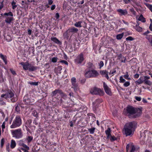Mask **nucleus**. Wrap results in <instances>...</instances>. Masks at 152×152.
<instances>
[{"mask_svg": "<svg viewBox=\"0 0 152 152\" xmlns=\"http://www.w3.org/2000/svg\"><path fill=\"white\" fill-rule=\"evenodd\" d=\"M127 114L130 118H135L140 116L141 114V110L139 109L131 106L127 107Z\"/></svg>", "mask_w": 152, "mask_h": 152, "instance_id": "f257e3e1", "label": "nucleus"}, {"mask_svg": "<svg viewBox=\"0 0 152 152\" xmlns=\"http://www.w3.org/2000/svg\"><path fill=\"white\" fill-rule=\"evenodd\" d=\"M136 124V123L134 121L130 122L126 124L124 130L126 136H129L132 134V132L134 131Z\"/></svg>", "mask_w": 152, "mask_h": 152, "instance_id": "f03ea898", "label": "nucleus"}, {"mask_svg": "<svg viewBox=\"0 0 152 152\" xmlns=\"http://www.w3.org/2000/svg\"><path fill=\"white\" fill-rule=\"evenodd\" d=\"M1 98H4L7 100L10 99L12 102H15L17 100L16 96H15L14 93L10 89L7 90L5 94H2L1 95Z\"/></svg>", "mask_w": 152, "mask_h": 152, "instance_id": "7ed1b4c3", "label": "nucleus"}, {"mask_svg": "<svg viewBox=\"0 0 152 152\" xmlns=\"http://www.w3.org/2000/svg\"><path fill=\"white\" fill-rule=\"evenodd\" d=\"M22 124V120L20 116L18 115L16 116L15 119L12 122V124L10 126L11 129L15 128L20 126Z\"/></svg>", "mask_w": 152, "mask_h": 152, "instance_id": "20e7f679", "label": "nucleus"}, {"mask_svg": "<svg viewBox=\"0 0 152 152\" xmlns=\"http://www.w3.org/2000/svg\"><path fill=\"white\" fill-rule=\"evenodd\" d=\"M99 75L98 72L95 70H89L86 72L85 74V76L86 78L96 77Z\"/></svg>", "mask_w": 152, "mask_h": 152, "instance_id": "39448f33", "label": "nucleus"}, {"mask_svg": "<svg viewBox=\"0 0 152 152\" xmlns=\"http://www.w3.org/2000/svg\"><path fill=\"white\" fill-rule=\"evenodd\" d=\"M11 133L13 137L16 139L21 138L23 136V132L21 129L12 130Z\"/></svg>", "mask_w": 152, "mask_h": 152, "instance_id": "423d86ee", "label": "nucleus"}, {"mask_svg": "<svg viewBox=\"0 0 152 152\" xmlns=\"http://www.w3.org/2000/svg\"><path fill=\"white\" fill-rule=\"evenodd\" d=\"M90 92L92 94L99 95L100 96L103 95L104 93L103 91L99 88L95 87L91 88L90 90Z\"/></svg>", "mask_w": 152, "mask_h": 152, "instance_id": "0eeeda50", "label": "nucleus"}, {"mask_svg": "<svg viewBox=\"0 0 152 152\" xmlns=\"http://www.w3.org/2000/svg\"><path fill=\"white\" fill-rule=\"evenodd\" d=\"M84 60V55L82 53L78 55L74 60L75 63L77 65H80Z\"/></svg>", "mask_w": 152, "mask_h": 152, "instance_id": "6e6552de", "label": "nucleus"}, {"mask_svg": "<svg viewBox=\"0 0 152 152\" xmlns=\"http://www.w3.org/2000/svg\"><path fill=\"white\" fill-rule=\"evenodd\" d=\"M103 87L106 93L109 95H111V92L110 89L105 82L103 83Z\"/></svg>", "mask_w": 152, "mask_h": 152, "instance_id": "1a4fd4ad", "label": "nucleus"}, {"mask_svg": "<svg viewBox=\"0 0 152 152\" xmlns=\"http://www.w3.org/2000/svg\"><path fill=\"white\" fill-rule=\"evenodd\" d=\"M58 94H59L60 95H62L63 94V93L61 90L57 89L52 92L51 95L52 96H54Z\"/></svg>", "mask_w": 152, "mask_h": 152, "instance_id": "9d476101", "label": "nucleus"}, {"mask_svg": "<svg viewBox=\"0 0 152 152\" xmlns=\"http://www.w3.org/2000/svg\"><path fill=\"white\" fill-rule=\"evenodd\" d=\"M102 101V99H97L95 100L94 102H93L94 105L93 110L94 111L96 110V107L97 106V105L101 103Z\"/></svg>", "mask_w": 152, "mask_h": 152, "instance_id": "9b49d317", "label": "nucleus"}, {"mask_svg": "<svg viewBox=\"0 0 152 152\" xmlns=\"http://www.w3.org/2000/svg\"><path fill=\"white\" fill-rule=\"evenodd\" d=\"M19 64L22 65L23 66V68L25 70L28 69V67L30 66V64L28 62H22L20 63Z\"/></svg>", "mask_w": 152, "mask_h": 152, "instance_id": "f8f14e48", "label": "nucleus"}, {"mask_svg": "<svg viewBox=\"0 0 152 152\" xmlns=\"http://www.w3.org/2000/svg\"><path fill=\"white\" fill-rule=\"evenodd\" d=\"M101 75L104 76L108 80L109 79V76L108 75V72L106 70H101L100 72Z\"/></svg>", "mask_w": 152, "mask_h": 152, "instance_id": "ddd939ff", "label": "nucleus"}, {"mask_svg": "<svg viewBox=\"0 0 152 152\" xmlns=\"http://www.w3.org/2000/svg\"><path fill=\"white\" fill-rule=\"evenodd\" d=\"M117 11L121 15H125L128 13V12L126 10H123L121 9H119L117 10Z\"/></svg>", "mask_w": 152, "mask_h": 152, "instance_id": "4468645a", "label": "nucleus"}, {"mask_svg": "<svg viewBox=\"0 0 152 152\" xmlns=\"http://www.w3.org/2000/svg\"><path fill=\"white\" fill-rule=\"evenodd\" d=\"M62 69V66H58L57 68H56L54 69V71L57 74H61V70Z\"/></svg>", "mask_w": 152, "mask_h": 152, "instance_id": "2eb2a0df", "label": "nucleus"}, {"mask_svg": "<svg viewBox=\"0 0 152 152\" xmlns=\"http://www.w3.org/2000/svg\"><path fill=\"white\" fill-rule=\"evenodd\" d=\"M68 31H69V32L75 33L77 32L78 31V30L77 28L74 27H72L69 28L68 29Z\"/></svg>", "mask_w": 152, "mask_h": 152, "instance_id": "dca6fc26", "label": "nucleus"}, {"mask_svg": "<svg viewBox=\"0 0 152 152\" xmlns=\"http://www.w3.org/2000/svg\"><path fill=\"white\" fill-rule=\"evenodd\" d=\"M144 82V79L142 77H140L139 79L135 82L136 85H139L141 84Z\"/></svg>", "mask_w": 152, "mask_h": 152, "instance_id": "f3484780", "label": "nucleus"}, {"mask_svg": "<svg viewBox=\"0 0 152 152\" xmlns=\"http://www.w3.org/2000/svg\"><path fill=\"white\" fill-rule=\"evenodd\" d=\"M0 57L3 59L4 61V62L5 64H6L7 63V56H4L2 53H0Z\"/></svg>", "mask_w": 152, "mask_h": 152, "instance_id": "a211bd4d", "label": "nucleus"}, {"mask_svg": "<svg viewBox=\"0 0 152 152\" xmlns=\"http://www.w3.org/2000/svg\"><path fill=\"white\" fill-rule=\"evenodd\" d=\"M82 23V21H79L75 23L74 24V25L77 27H81L82 26L81 24Z\"/></svg>", "mask_w": 152, "mask_h": 152, "instance_id": "6ab92c4d", "label": "nucleus"}, {"mask_svg": "<svg viewBox=\"0 0 152 152\" xmlns=\"http://www.w3.org/2000/svg\"><path fill=\"white\" fill-rule=\"evenodd\" d=\"M13 20V17H8L6 18L5 21L7 23H10Z\"/></svg>", "mask_w": 152, "mask_h": 152, "instance_id": "aec40b11", "label": "nucleus"}, {"mask_svg": "<svg viewBox=\"0 0 152 152\" xmlns=\"http://www.w3.org/2000/svg\"><path fill=\"white\" fill-rule=\"evenodd\" d=\"M37 69V67L31 66L30 64L28 67V70L30 71H33L36 70Z\"/></svg>", "mask_w": 152, "mask_h": 152, "instance_id": "412c9836", "label": "nucleus"}, {"mask_svg": "<svg viewBox=\"0 0 152 152\" xmlns=\"http://www.w3.org/2000/svg\"><path fill=\"white\" fill-rule=\"evenodd\" d=\"M51 40L56 43L58 44L60 43V41L56 37H52L51 39Z\"/></svg>", "mask_w": 152, "mask_h": 152, "instance_id": "4be33fe9", "label": "nucleus"}, {"mask_svg": "<svg viewBox=\"0 0 152 152\" xmlns=\"http://www.w3.org/2000/svg\"><path fill=\"white\" fill-rule=\"evenodd\" d=\"M138 20L139 21H142V22H145L146 21L145 19L143 16V15L141 14L139 18H138Z\"/></svg>", "mask_w": 152, "mask_h": 152, "instance_id": "5701e85b", "label": "nucleus"}, {"mask_svg": "<svg viewBox=\"0 0 152 152\" xmlns=\"http://www.w3.org/2000/svg\"><path fill=\"white\" fill-rule=\"evenodd\" d=\"M110 132H111V130L109 128H108L107 130H106L105 131V132L106 134L107 135V138H109V137H110V136L111 135L110 134Z\"/></svg>", "mask_w": 152, "mask_h": 152, "instance_id": "b1692460", "label": "nucleus"}, {"mask_svg": "<svg viewBox=\"0 0 152 152\" xmlns=\"http://www.w3.org/2000/svg\"><path fill=\"white\" fill-rule=\"evenodd\" d=\"M16 143L15 141L13 140H11L10 147L12 148H14L16 146Z\"/></svg>", "mask_w": 152, "mask_h": 152, "instance_id": "393cba45", "label": "nucleus"}, {"mask_svg": "<svg viewBox=\"0 0 152 152\" xmlns=\"http://www.w3.org/2000/svg\"><path fill=\"white\" fill-rule=\"evenodd\" d=\"M144 82L145 83L149 86H151L152 84L151 82L148 80L144 79Z\"/></svg>", "mask_w": 152, "mask_h": 152, "instance_id": "a878e982", "label": "nucleus"}, {"mask_svg": "<svg viewBox=\"0 0 152 152\" xmlns=\"http://www.w3.org/2000/svg\"><path fill=\"white\" fill-rule=\"evenodd\" d=\"M135 28L138 31H141L142 30V28L138 26V25H136L135 26Z\"/></svg>", "mask_w": 152, "mask_h": 152, "instance_id": "bb28decb", "label": "nucleus"}, {"mask_svg": "<svg viewBox=\"0 0 152 152\" xmlns=\"http://www.w3.org/2000/svg\"><path fill=\"white\" fill-rule=\"evenodd\" d=\"M20 104H18L15 107V111L18 113H19L20 111Z\"/></svg>", "mask_w": 152, "mask_h": 152, "instance_id": "cd10ccee", "label": "nucleus"}, {"mask_svg": "<svg viewBox=\"0 0 152 152\" xmlns=\"http://www.w3.org/2000/svg\"><path fill=\"white\" fill-rule=\"evenodd\" d=\"M33 137L32 136H28L27 137L26 139L28 143H29L32 140Z\"/></svg>", "mask_w": 152, "mask_h": 152, "instance_id": "c85d7f7f", "label": "nucleus"}, {"mask_svg": "<svg viewBox=\"0 0 152 152\" xmlns=\"http://www.w3.org/2000/svg\"><path fill=\"white\" fill-rule=\"evenodd\" d=\"M109 138L111 142H113L115 140H117V138H116L114 136H112L111 135L110 136V137L109 138Z\"/></svg>", "mask_w": 152, "mask_h": 152, "instance_id": "c756f323", "label": "nucleus"}, {"mask_svg": "<svg viewBox=\"0 0 152 152\" xmlns=\"http://www.w3.org/2000/svg\"><path fill=\"white\" fill-rule=\"evenodd\" d=\"M95 129V127H92L91 128L88 129L90 134H93L94 132Z\"/></svg>", "mask_w": 152, "mask_h": 152, "instance_id": "7c9ffc66", "label": "nucleus"}, {"mask_svg": "<svg viewBox=\"0 0 152 152\" xmlns=\"http://www.w3.org/2000/svg\"><path fill=\"white\" fill-rule=\"evenodd\" d=\"M38 82H34L32 81H29L28 82V84H30L31 85L37 86L38 85Z\"/></svg>", "mask_w": 152, "mask_h": 152, "instance_id": "2f4dec72", "label": "nucleus"}, {"mask_svg": "<svg viewBox=\"0 0 152 152\" xmlns=\"http://www.w3.org/2000/svg\"><path fill=\"white\" fill-rule=\"evenodd\" d=\"M123 36V33L119 34L116 36V38L118 39H120L122 38Z\"/></svg>", "mask_w": 152, "mask_h": 152, "instance_id": "473e14b6", "label": "nucleus"}, {"mask_svg": "<svg viewBox=\"0 0 152 152\" xmlns=\"http://www.w3.org/2000/svg\"><path fill=\"white\" fill-rule=\"evenodd\" d=\"M69 33V31H68V30L66 31V32L64 33L63 34V35L64 37L66 38H68L69 37V35L68 34V33Z\"/></svg>", "mask_w": 152, "mask_h": 152, "instance_id": "72a5a7b5", "label": "nucleus"}, {"mask_svg": "<svg viewBox=\"0 0 152 152\" xmlns=\"http://www.w3.org/2000/svg\"><path fill=\"white\" fill-rule=\"evenodd\" d=\"M15 4L16 3L13 1L11 3V4L12 6V8L13 9H15L17 7V5Z\"/></svg>", "mask_w": 152, "mask_h": 152, "instance_id": "f704fd0d", "label": "nucleus"}, {"mask_svg": "<svg viewBox=\"0 0 152 152\" xmlns=\"http://www.w3.org/2000/svg\"><path fill=\"white\" fill-rule=\"evenodd\" d=\"M146 38L148 40L149 42H150V41L152 40V36L147 35L146 37Z\"/></svg>", "mask_w": 152, "mask_h": 152, "instance_id": "c9c22d12", "label": "nucleus"}, {"mask_svg": "<svg viewBox=\"0 0 152 152\" xmlns=\"http://www.w3.org/2000/svg\"><path fill=\"white\" fill-rule=\"evenodd\" d=\"M129 10L133 15H136V12L133 8H130L129 9Z\"/></svg>", "mask_w": 152, "mask_h": 152, "instance_id": "e433bc0d", "label": "nucleus"}, {"mask_svg": "<svg viewBox=\"0 0 152 152\" xmlns=\"http://www.w3.org/2000/svg\"><path fill=\"white\" fill-rule=\"evenodd\" d=\"M4 15L6 16L10 15L12 17L13 16V14L11 12H10L8 13H5L4 14Z\"/></svg>", "mask_w": 152, "mask_h": 152, "instance_id": "4c0bfd02", "label": "nucleus"}, {"mask_svg": "<svg viewBox=\"0 0 152 152\" xmlns=\"http://www.w3.org/2000/svg\"><path fill=\"white\" fill-rule=\"evenodd\" d=\"M124 77L127 80H130V78L129 77V75L128 74V72H126V74L125 75H124Z\"/></svg>", "mask_w": 152, "mask_h": 152, "instance_id": "58836bf2", "label": "nucleus"}, {"mask_svg": "<svg viewBox=\"0 0 152 152\" xmlns=\"http://www.w3.org/2000/svg\"><path fill=\"white\" fill-rule=\"evenodd\" d=\"M87 67L89 68H92L93 66V64L91 62H89L87 64Z\"/></svg>", "mask_w": 152, "mask_h": 152, "instance_id": "ea45409f", "label": "nucleus"}, {"mask_svg": "<svg viewBox=\"0 0 152 152\" xmlns=\"http://www.w3.org/2000/svg\"><path fill=\"white\" fill-rule=\"evenodd\" d=\"M58 58L57 57H53L52 58L51 61L53 63H56L57 62Z\"/></svg>", "mask_w": 152, "mask_h": 152, "instance_id": "a19ab883", "label": "nucleus"}, {"mask_svg": "<svg viewBox=\"0 0 152 152\" xmlns=\"http://www.w3.org/2000/svg\"><path fill=\"white\" fill-rule=\"evenodd\" d=\"M32 115L35 117H38V115L37 112L35 111H33L32 112Z\"/></svg>", "mask_w": 152, "mask_h": 152, "instance_id": "79ce46f5", "label": "nucleus"}, {"mask_svg": "<svg viewBox=\"0 0 152 152\" xmlns=\"http://www.w3.org/2000/svg\"><path fill=\"white\" fill-rule=\"evenodd\" d=\"M133 40H134V38L131 36H129L126 38V41H132Z\"/></svg>", "mask_w": 152, "mask_h": 152, "instance_id": "37998d69", "label": "nucleus"}, {"mask_svg": "<svg viewBox=\"0 0 152 152\" xmlns=\"http://www.w3.org/2000/svg\"><path fill=\"white\" fill-rule=\"evenodd\" d=\"M24 144L23 140H20L19 141L18 144L20 146H22Z\"/></svg>", "mask_w": 152, "mask_h": 152, "instance_id": "c03bdc74", "label": "nucleus"}, {"mask_svg": "<svg viewBox=\"0 0 152 152\" xmlns=\"http://www.w3.org/2000/svg\"><path fill=\"white\" fill-rule=\"evenodd\" d=\"M4 142H5V140H4V138L2 139L1 140V147H2L3 146L4 144Z\"/></svg>", "mask_w": 152, "mask_h": 152, "instance_id": "a18cd8bd", "label": "nucleus"}, {"mask_svg": "<svg viewBox=\"0 0 152 152\" xmlns=\"http://www.w3.org/2000/svg\"><path fill=\"white\" fill-rule=\"evenodd\" d=\"M130 84V83L129 82H126L124 84V86L125 87H127L129 86Z\"/></svg>", "mask_w": 152, "mask_h": 152, "instance_id": "49530a36", "label": "nucleus"}, {"mask_svg": "<svg viewBox=\"0 0 152 152\" xmlns=\"http://www.w3.org/2000/svg\"><path fill=\"white\" fill-rule=\"evenodd\" d=\"M120 83H124L125 81V80L122 76L120 77Z\"/></svg>", "mask_w": 152, "mask_h": 152, "instance_id": "de8ad7c7", "label": "nucleus"}, {"mask_svg": "<svg viewBox=\"0 0 152 152\" xmlns=\"http://www.w3.org/2000/svg\"><path fill=\"white\" fill-rule=\"evenodd\" d=\"M104 64L103 62L102 61H100L99 63V66L100 67V68H101V67H103V66H104Z\"/></svg>", "mask_w": 152, "mask_h": 152, "instance_id": "09e8293b", "label": "nucleus"}, {"mask_svg": "<svg viewBox=\"0 0 152 152\" xmlns=\"http://www.w3.org/2000/svg\"><path fill=\"white\" fill-rule=\"evenodd\" d=\"M135 99L136 100L138 101H140L141 99V98L140 97H138L137 96H135Z\"/></svg>", "mask_w": 152, "mask_h": 152, "instance_id": "8fccbe9b", "label": "nucleus"}, {"mask_svg": "<svg viewBox=\"0 0 152 152\" xmlns=\"http://www.w3.org/2000/svg\"><path fill=\"white\" fill-rule=\"evenodd\" d=\"M72 83V84L73 85V87H75V88H77V87H78V85L77 83Z\"/></svg>", "mask_w": 152, "mask_h": 152, "instance_id": "3c124183", "label": "nucleus"}, {"mask_svg": "<svg viewBox=\"0 0 152 152\" xmlns=\"http://www.w3.org/2000/svg\"><path fill=\"white\" fill-rule=\"evenodd\" d=\"M22 147L23 148H24L25 149H26L27 150L29 149V147L28 146H27L25 144H24L22 146Z\"/></svg>", "mask_w": 152, "mask_h": 152, "instance_id": "603ef678", "label": "nucleus"}, {"mask_svg": "<svg viewBox=\"0 0 152 152\" xmlns=\"http://www.w3.org/2000/svg\"><path fill=\"white\" fill-rule=\"evenodd\" d=\"M116 70H115V68L113 69V71H112V72H111V71H110V72L109 73V74H110V75L116 73Z\"/></svg>", "mask_w": 152, "mask_h": 152, "instance_id": "864d4df0", "label": "nucleus"}, {"mask_svg": "<svg viewBox=\"0 0 152 152\" xmlns=\"http://www.w3.org/2000/svg\"><path fill=\"white\" fill-rule=\"evenodd\" d=\"M60 62L63 63L67 65H68V63L67 61L65 60H62L60 61Z\"/></svg>", "mask_w": 152, "mask_h": 152, "instance_id": "5fc2aeb1", "label": "nucleus"}, {"mask_svg": "<svg viewBox=\"0 0 152 152\" xmlns=\"http://www.w3.org/2000/svg\"><path fill=\"white\" fill-rule=\"evenodd\" d=\"M126 59V58L125 57H123L122 58L121 62H122L125 63V62Z\"/></svg>", "mask_w": 152, "mask_h": 152, "instance_id": "6e6d98bb", "label": "nucleus"}, {"mask_svg": "<svg viewBox=\"0 0 152 152\" xmlns=\"http://www.w3.org/2000/svg\"><path fill=\"white\" fill-rule=\"evenodd\" d=\"M135 150V148L134 145L132 146L131 150L130 152H134Z\"/></svg>", "mask_w": 152, "mask_h": 152, "instance_id": "4d7b16f0", "label": "nucleus"}, {"mask_svg": "<svg viewBox=\"0 0 152 152\" xmlns=\"http://www.w3.org/2000/svg\"><path fill=\"white\" fill-rule=\"evenodd\" d=\"M72 83L76 82V80L75 77H72L71 79Z\"/></svg>", "mask_w": 152, "mask_h": 152, "instance_id": "13d9d810", "label": "nucleus"}, {"mask_svg": "<svg viewBox=\"0 0 152 152\" xmlns=\"http://www.w3.org/2000/svg\"><path fill=\"white\" fill-rule=\"evenodd\" d=\"M10 70L11 71V72L12 73L13 75H16V72H15L13 70V69H10Z\"/></svg>", "mask_w": 152, "mask_h": 152, "instance_id": "bf43d9fd", "label": "nucleus"}, {"mask_svg": "<svg viewBox=\"0 0 152 152\" xmlns=\"http://www.w3.org/2000/svg\"><path fill=\"white\" fill-rule=\"evenodd\" d=\"M55 17L56 18V19H58L59 18V13H57L56 14V15H55Z\"/></svg>", "mask_w": 152, "mask_h": 152, "instance_id": "052dcab7", "label": "nucleus"}, {"mask_svg": "<svg viewBox=\"0 0 152 152\" xmlns=\"http://www.w3.org/2000/svg\"><path fill=\"white\" fill-rule=\"evenodd\" d=\"M125 4L128 3L130 1V0H123Z\"/></svg>", "mask_w": 152, "mask_h": 152, "instance_id": "680f3d73", "label": "nucleus"}, {"mask_svg": "<svg viewBox=\"0 0 152 152\" xmlns=\"http://www.w3.org/2000/svg\"><path fill=\"white\" fill-rule=\"evenodd\" d=\"M1 127L2 129H4L5 128V122H4L3 123Z\"/></svg>", "mask_w": 152, "mask_h": 152, "instance_id": "e2e57ef3", "label": "nucleus"}, {"mask_svg": "<svg viewBox=\"0 0 152 152\" xmlns=\"http://www.w3.org/2000/svg\"><path fill=\"white\" fill-rule=\"evenodd\" d=\"M4 1H3L1 3V5L0 6V10H1L4 6V4L3 3Z\"/></svg>", "mask_w": 152, "mask_h": 152, "instance_id": "0e129e2a", "label": "nucleus"}, {"mask_svg": "<svg viewBox=\"0 0 152 152\" xmlns=\"http://www.w3.org/2000/svg\"><path fill=\"white\" fill-rule=\"evenodd\" d=\"M4 1H3L1 3V5L0 6V10H1L4 6V4L3 3Z\"/></svg>", "mask_w": 152, "mask_h": 152, "instance_id": "69168bd1", "label": "nucleus"}, {"mask_svg": "<svg viewBox=\"0 0 152 152\" xmlns=\"http://www.w3.org/2000/svg\"><path fill=\"white\" fill-rule=\"evenodd\" d=\"M56 7V6L55 5H53L51 7V9L52 10H54Z\"/></svg>", "mask_w": 152, "mask_h": 152, "instance_id": "338daca9", "label": "nucleus"}, {"mask_svg": "<svg viewBox=\"0 0 152 152\" xmlns=\"http://www.w3.org/2000/svg\"><path fill=\"white\" fill-rule=\"evenodd\" d=\"M149 5V9L151 11V12H152V5H150L148 4Z\"/></svg>", "mask_w": 152, "mask_h": 152, "instance_id": "774afa93", "label": "nucleus"}]
</instances>
